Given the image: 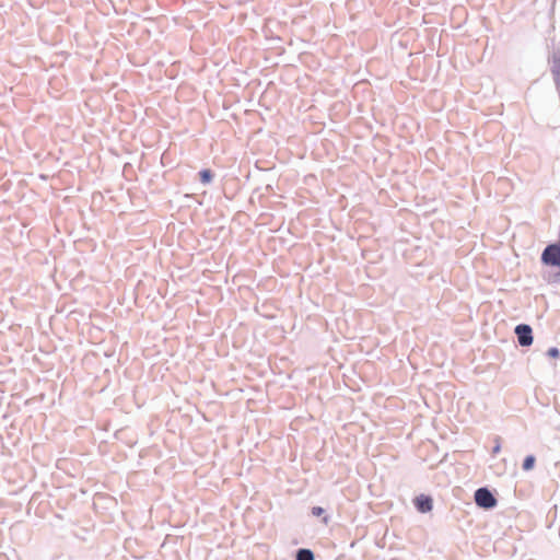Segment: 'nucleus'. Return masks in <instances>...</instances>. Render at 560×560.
<instances>
[{"instance_id": "f257e3e1", "label": "nucleus", "mask_w": 560, "mask_h": 560, "mask_svg": "<svg viewBox=\"0 0 560 560\" xmlns=\"http://www.w3.org/2000/svg\"><path fill=\"white\" fill-rule=\"evenodd\" d=\"M475 501L483 509H491L497 504L495 498L487 488H480L475 492Z\"/></svg>"}, {"instance_id": "f03ea898", "label": "nucleus", "mask_w": 560, "mask_h": 560, "mask_svg": "<svg viewBox=\"0 0 560 560\" xmlns=\"http://www.w3.org/2000/svg\"><path fill=\"white\" fill-rule=\"evenodd\" d=\"M518 343L523 347H528L533 343V330L530 326L521 324L515 328Z\"/></svg>"}, {"instance_id": "7ed1b4c3", "label": "nucleus", "mask_w": 560, "mask_h": 560, "mask_svg": "<svg viewBox=\"0 0 560 560\" xmlns=\"http://www.w3.org/2000/svg\"><path fill=\"white\" fill-rule=\"evenodd\" d=\"M415 504L418 509V511L425 513L432 510V499L427 495H419L415 500Z\"/></svg>"}, {"instance_id": "20e7f679", "label": "nucleus", "mask_w": 560, "mask_h": 560, "mask_svg": "<svg viewBox=\"0 0 560 560\" xmlns=\"http://www.w3.org/2000/svg\"><path fill=\"white\" fill-rule=\"evenodd\" d=\"M296 560H314V555L310 549H300L296 555Z\"/></svg>"}, {"instance_id": "39448f33", "label": "nucleus", "mask_w": 560, "mask_h": 560, "mask_svg": "<svg viewBox=\"0 0 560 560\" xmlns=\"http://www.w3.org/2000/svg\"><path fill=\"white\" fill-rule=\"evenodd\" d=\"M535 457L533 455H528L525 459H524V463H523V469L524 470H530L534 468V465H535Z\"/></svg>"}, {"instance_id": "423d86ee", "label": "nucleus", "mask_w": 560, "mask_h": 560, "mask_svg": "<svg viewBox=\"0 0 560 560\" xmlns=\"http://www.w3.org/2000/svg\"><path fill=\"white\" fill-rule=\"evenodd\" d=\"M200 179L203 184H209L212 179V173L210 170H202L200 173Z\"/></svg>"}, {"instance_id": "0eeeda50", "label": "nucleus", "mask_w": 560, "mask_h": 560, "mask_svg": "<svg viewBox=\"0 0 560 560\" xmlns=\"http://www.w3.org/2000/svg\"><path fill=\"white\" fill-rule=\"evenodd\" d=\"M547 353L550 358H558L560 354L559 350L555 347L550 348Z\"/></svg>"}, {"instance_id": "6e6552de", "label": "nucleus", "mask_w": 560, "mask_h": 560, "mask_svg": "<svg viewBox=\"0 0 560 560\" xmlns=\"http://www.w3.org/2000/svg\"><path fill=\"white\" fill-rule=\"evenodd\" d=\"M323 513H324V509H323V508H320V506H314V508L312 509V514H313L314 516H320Z\"/></svg>"}, {"instance_id": "1a4fd4ad", "label": "nucleus", "mask_w": 560, "mask_h": 560, "mask_svg": "<svg viewBox=\"0 0 560 560\" xmlns=\"http://www.w3.org/2000/svg\"><path fill=\"white\" fill-rule=\"evenodd\" d=\"M495 442H497V444H495V446L493 447V454L499 453V452H500V450H501L500 440L498 439Z\"/></svg>"}, {"instance_id": "9d476101", "label": "nucleus", "mask_w": 560, "mask_h": 560, "mask_svg": "<svg viewBox=\"0 0 560 560\" xmlns=\"http://www.w3.org/2000/svg\"><path fill=\"white\" fill-rule=\"evenodd\" d=\"M323 521H324V523H325V524H327L329 520H328V517H327V516H325V517L323 518Z\"/></svg>"}]
</instances>
